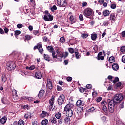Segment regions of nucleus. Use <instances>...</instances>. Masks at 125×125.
I'll return each mask as SVG.
<instances>
[{
    "label": "nucleus",
    "mask_w": 125,
    "mask_h": 125,
    "mask_svg": "<svg viewBox=\"0 0 125 125\" xmlns=\"http://www.w3.org/2000/svg\"><path fill=\"white\" fill-rule=\"evenodd\" d=\"M16 67L15 65V63L13 62H11L7 63L6 68L8 71H13Z\"/></svg>",
    "instance_id": "4"
},
{
    "label": "nucleus",
    "mask_w": 125,
    "mask_h": 125,
    "mask_svg": "<svg viewBox=\"0 0 125 125\" xmlns=\"http://www.w3.org/2000/svg\"><path fill=\"white\" fill-rule=\"evenodd\" d=\"M47 87L49 88V89H52L53 88L52 84H47Z\"/></svg>",
    "instance_id": "47"
},
{
    "label": "nucleus",
    "mask_w": 125,
    "mask_h": 125,
    "mask_svg": "<svg viewBox=\"0 0 125 125\" xmlns=\"http://www.w3.org/2000/svg\"><path fill=\"white\" fill-rule=\"evenodd\" d=\"M66 80H67V82H71V81H72V80H73V78H72L71 77H68L66 78Z\"/></svg>",
    "instance_id": "56"
},
{
    "label": "nucleus",
    "mask_w": 125,
    "mask_h": 125,
    "mask_svg": "<svg viewBox=\"0 0 125 125\" xmlns=\"http://www.w3.org/2000/svg\"><path fill=\"white\" fill-rule=\"evenodd\" d=\"M30 2L32 3V6H35L36 5L35 0H30Z\"/></svg>",
    "instance_id": "58"
},
{
    "label": "nucleus",
    "mask_w": 125,
    "mask_h": 125,
    "mask_svg": "<svg viewBox=\"0 0 125 125\" xmlns=\"http://www.w3.org/2000/svg\"><path fill=\"white\" fill-rule=\"evenodd\" d=\"M92 95L93 97H96L97 96V92H93Z\"/></svg>",
    "instance_id": "59"
},
{
    "label": "nucleus",
    "mask_w": 125,
    "mask_h": 125,
    "mask_svg": "<svg viewBox=\"0 0 125 125\" xmlns=\"http://www.w3.org/2000/svg\"><path fill=\"white\" fill-rule=\"evenodd\" d=\"M116 7H117L116 4H111V8H112V9H115Z\"/></svg>",
    "instance_id": "48"
},
{
    "label": "nucleus",
    "mask_w": 125,
    "mask_h": 125,
    "mask_svg": "<svg viewBox=\"0 0 125 125\" xmlns=\"http://www.w3.org/2000/svg\"><path fill=\"white\" fill-rule=\"evenodd\" d=\"M65 42H66V40L64 37H61L60 39V42L61 43H65Z\"/></svg>",
    "instance_id": "34"
},
{
    "label": "nucleus",
    "mask_w": 125,
    "mask_h": 125,
    "mask_svg": "<svg viewBox=\"0 0 125 125\" xmlns=\"http://www.w3.org/2000/svg\"><path fill=\"white\" fill-rule=\"evenodd\" d=\"M98 60H104V56H102V52H100L97 56Z\"/></svg>",
    "instance_id": "19"
},
{
    "label": "nucleus",
    "mask_w": 125,
    "mask_h": 125,
    "mask_svg": "<svg viewBox=\"0 0 125 125\" xmlns=\"http://www.w3.org/2000/svg\"><path fill=\"white\" fill-rule=\"evenodd\" d=\"M47 49L51 53L53 56V58L56 60V61H62V58H63V52L60 51L59 49L54 51V49L52 46H49L47 47Z\"/></svg>",
    "instance_id": "1"
},
{
    "label": "nucleus",
    "mask_w": 125,
    "mask_h": 125,
    "mask_svg": "<svg viewBox=\"0 0 125 125\" xmlns=\"http://www.w3.org/2000/svg\"><path fill=\"white\" fill-rule=\"evenodd\" d=\"M35 76L37 79H42V73L40 71H38L35 73Z\"/></svg>",
    "instance_id": "21"
},
{
    "label": "nucleus",
    "mask_w": 125,
    "mask_h": 125,
    "mask_svg": "<svg viewBox=\"0 0 125 125\" xmlns=\"http://www.w3.org/2000/svg\"><path fill=\"white\" fill-rule=\"evenodd\" d=\"M108 102V110L110 113H114L115 110V105H117V104H115L113 101L110 99L107 100Z\"/></svg>",
    "instance_id": "3"
},
{
    "label": "nucleus",
    "mask_w": 125,
    "mask_h": 125,
    "mask_svg": "<svg viewBox=\"0 0 125 125\" xmlns=\"http://www.w3.org/2000/svg\"><path fill=\"white\" fill-rule=\"evenodd\" d=\"M85 6H87V2H82V7H85Z\"/></svg>",
    "instance_id": "44"
},
{
    "label": "nucleus",
    "mask_w": 125,
    "mask_h": 125,
    "mask_svg": "<svg viewBox=\"0 0 125 125\" xmlns=\"http://www.w3.org/2000/svg\"><path fill=\"white\" fill-rule=\"evenodd\" d=\"M107 104H108L107 103V102L105 100H103L101 102L102 107H105Z\"/></svg>",
    "instance_id": "27"
},
{
    "label": "nucleus",
    "mask_w": 125,
    "mask_h": 125,
    "mask_svg": "<svg viewBox=\"0 0 125 125\" xmlns=\"http://www.w3.org/2000/svg\"><path fill=\"white\" fill-rule=\"evenodd\" d=\"M44 58L47 61H49L50 59H49V56H48V55L44 54Z\"/></svg>",
    "instance_id": "36"
},
{
    "label": "nucleus",
    "mask_w": 125,
    "mask_h": 125,
    "mask_svg": "<svg viewBox=\"0 0 125 125\" xmlns=\"http://www.w3.org/2000/svg\"><path fill=\"white\" fill-rule=\"evenodd\" d=\"M64 101H65V96L64 95H61L57 99L59 106H61L64 103Z\"/></svg>",
    "instance_id": "7"
},
{
    "label": "nucleus",
    "mask_w": 125,
    "mask_h": 125,
    "mask_svg": "<svg viewBox=\"0 0 125 125\" xmlns=\"http://www.w3.org/2000/svg\"><path fill=\"white\" fill-rule=\"evenodd\" d=\"M34 50H36V49H38L40 53L41 54L42 53L43 51V49L42 48V45L41 44L38 43L37 46H35L33 48Z\"/></svg>",
    "instance_id": "9"
},
{
    "label": "nucleus",
    "mask_w": 125,
    "mask_h": 125,
    "mask_svg": "<svg viewBox=\"0 0 125 125\" xmlns=\"http://www.w3.org/2000/svg\"><path fill=\"white\" fill-rule=\"evenodd\" d=\"M57 4L61 7H66L68 5V3L66 0H57Z\"/></svg>",
    "instance_id": "6"
},
{
    "label": "nucleus",
    "mask_w": 125,
    "mask_h": 125,
    "mask_svg": "<svg viewBox=\"0 0 125 125\" xmlns=\"http://www.w3.org/2000/svg\"><path fill=\"white\" fill-rule=\"evenodd\" d=\"M102 109L105 114H108V112H109V111L108 110V108H107V106H103L102 107Z\"/></svg>",
    "instance_id": "29"
},
{
    "label": "nucleus",
    "mask_w": 125,
    "mask_h": 125,
    "mask_svg": "<svg viewBox=\"0 0 125 125\" xmlns=\"http://www.w3.org/2000/svg\"><path fill=\"white\" fill-rule=\"evenodd\" d=\"M102 121L104 123V122H106V117L103 116L101 117Z\"/></svg>",
    "instance_id": "53"
},
{
    "label": "nucleus",
    "mask_w": 125,
    "mask_h": 125,
    "mask_svg": "<svg viewBox=\"0 0 125 125\" xmlns=\"http://www.w3.org/2000/svg\"><path fill=\"white\" fill-rule=\"evenodd\" d=\"M17 28L18 29H21V28H23V24H18L17 25Z\"/></svg>",
    "instance_id": "49"
},
{
    "label": "nucleus",
    "mask_w": 125,
    "mask_h": 125,
    "mask_svg": "<svg viewBox=\"0 0 125 125\" xmlns=\"http://www.w3.org/2000/svg\"><path fill=\"white\" fill-rule=\"evenodd\" d=\"M57 90L58 91H61L62 90V88L60 86H57Z\"/></svg>",
    "instance_id": "57"
},
{
    "label": "nucleus",
    "mask_w": 125,
    "mask_h": 125,
    "mask_svg": "<svg viewBox=\"0 0 125 125\" xmlns=\"http://www.w3.org/2000/svg\"><path fill=\"white\" fill-rule=\"evenodd\" d=\"M50 122L52 125H56L57 124V119L54 117H52L50 118Z\"/></svg>",
    "instance_id": "15"
},
{
    "label": "nucleus",
    "mask_w": 125,
    "mask_h": 125,
    "mask_svg": "<svg viewBox=\"0 0 125 125\" xmlns=\"http://www.w3.org/2000/svg\"><path fill=\"white\" fill-rule=\"evenodd\" d=\"M122 35V37H123V38L125 37V31H124L122 32L121 33Z\"/></svg>",
    "instance_id": "64"
},
{
    "label": "nucleus",
    "mask_w": 125,
    "mask_h": 125,
    "mask_svg": "<svg viewBox=\"0 0 125 125\" xmlns=\"http://www.w3.org/2000/svg\"><path fill=\"white\" fill-rule=\"evenodd\" d=\"M65 111L66 112L67 117H71L73 116V114H74V113L73 112V110L72 109L69 110H65Z\"/></svg>",
    "instance_id": "17"
},
{
    "label": "nucleus",
    "mask_w": 125,
    "mask_h": 125,
    "mask_svg": "<svg viewBox=\"0 0 125 125\" xmlns=\"http://www.w3.org/2000/svg\"><path fill=\"white\" fill-rule=\"evenodd\" d=\"M23 12H24V13H25V14L28 13V12H29V9L24 8L23 9Z\"/></svg>",
    "instance_id": "62"
},
{
    "label": "nucleus",
    "mask_w": 125,
    "mask_h": 125,
    "mask_svg": "<svg viewBox=\"0 0 125 125\" xmlns=\"http://www.w3.org/2000/svg\"><path fill=\"white\" fill-rule=\"evenodd\" d=\"M1 101L3 104H6V102H5V98H2L1 99Z\"/></svg>",
    "instance_id": "60"
},
{
    "label": "nucleus",
    "mask_w": 125,
    "mask_h": 125,
    "mask_svg": "<svg viewBox=\"0 0 125 125\" xmlns=\"http://www.w3.org/2000/svg\"><path fill=\"white\" fill-rule=\"evenodd\" d=\"M76 104L77 107H79V106H80L81 107H83V106L85 105V102L81 100H78L77 101Z\"/></svg>",
    "instance_id": "11"
},
{
    "label": "nucleus",
    "mask_w": 125,
    "mask_h": 125,
    "mask_svg": "<svg viewBox=\"0 0 125 125\" xmlns=\"http://www.w3.org/2000/svg\"><path fill=\"white\" fill-rule=\"evenodd\" d=\"M43 19L45 21H52L53 20V16H51L50 14L47 13L44 16Z\"/></svg>",
    "instance_id": "8"
},
{
    "label": "nucleus",
    "mask_w": 125,
    "mask_h": 125,
    "mask_svg": "<svg viewBox=\"0 0 125 125\" xmlns=\"http://www.w3.org/2000/svg\"><path fill=\"white\" fill-rule=\"evenodd\" d=\"M82 38H83V39H86L88 37V34L86 33L82 34L81 35Z\"/></svg>",
    "instance_id": "38"
},
{
    "label": "nucleus",
    "mask_w": 125,
    "mask_h": 125,
    "mask_svg": "<svg viewBox=\"0 0 125 125\" xmlns=\"http://www.w3.org/2000/svg\"><path fill=\"white\" fill-rule=\"evenodd\" d=\"M12 55H14V57L15 58H17V57H18V54L17 52H13Z\"/></svg>",
    "instance_id": "51"
},
{
    "label": "nucleus",
    "mask_w": 125,
    "mask_h": 125,
    "mask_svg": "<svg viewBox=\"0 0 125 125\" xmlns=\"http://www.w3.org/2000/svg\"><path fill=\"white\" fill-rule=\"evenodd\" d=\"M120 50H121V52H125V46H122Z\"/></svg>",
    "instance_id": "55"
},
{
    "label": "nucleus",
    "mask_w": 125,
    "mask_h": 125,
    "mask_svg": "<svg viewBox=\"0 0 125 125\" xmlns=\"http://www.w3.org/2000/svg\"><path fill=\"white\" fill-rule=\"evenodd\" d=\"M103 14L104 16H109L110 15V11L108 10H105L103 12Z\"/></svg>",
    "instance_id": "24"
},
{
    "label": "nucleus",
    "mask_w": 125,
    "mask_h": 125,
    "mask_svg": "<svg viewBox=\"0 0 125 125\" xmlns=\"http://www.w3.org/2000/svg\"><path fill=\"white\" fill-rule=\"evenodd\" d=\"M44 90H41L38 95L39 98H42L44 94Z\"/></svg>",
    "instance_id": "16"
},
{
    "label": "nucleus",
    "mask_w": 125,
    "mask_h": 125,
    "mask_svg": "<svg viewBox=\"0 0 125 125\" xmlns=\"http://www.w3.org/2000/svg\"><path fill=\"white\" fill-rule=\"evenodd\" d=\"M68 51L70 52V53L73 54L74 53V49L72 48H69L68 49Z\"/></svg>",
    "instance_id": "50"
},
{
    "label": "nucleus",
    "mask_w": 125,
    "mask_h": 125,
    "mask_svg": "<svg viewBox=\"0 0 125 125\" xmlns=\"http://www.w3.org/2000/svg\"><path fill=\"white\" fill-rule=\"evenodd\" d=\"M113 24V22H112V21L110 20H106L103 22V25L104 26V27H107L108 26H111Z\"/></svg>",
    "instance_id": "12"
},
{
    "label": "nucleus",
    "mask_w": 125,
    "mask_h": 125,
    "mask_svg": "<svg viewBox=\"0 0 125 125\" xmlns=\"http://www.w3.org/2000/svg\"><path fill=\"white\" fill-rule=\"evenodd\" d=\"M109 20L111 21V23H113L116 20V14H111L109 17Z\"/></svg>",
    "instance_id": "14"
},
{
    "label": "nucleus",
    "mask_w": 125,
    "mask_h": 125,
    "mask_svg": "<svg viewBox=\"0 0 125 125\" xmlns=\"http://www.w3.org/2000/svg\"><path fill=\"white\" fill-rule=\"evenodd\" d=\"M119 79L118 77H116L115 79L113 80V83H114V84H115V83H116L117 82H119Z\"/></svg>",
    "instance_id": "45"
},
{
    "label": "nucleus",
    "mask_w": 125,
    "mask_h": 125,
    "mask_svg": "<svg viewBox=\"0 0 125 125\" xmlns=\"http://www.w3.org/2000/svg\"><path fill=\"white\" fill-rule=\"evenodd\" d=\"M25 39L26 40H27L28 41L31 40V39H32V36H31V35H25Z\"/></svg>",
    "instance_id": "41"
},
{
    "label": "nucleus",
    "mask_w": 125,
    "mask_h": 125,
    "mask_svg": "<svg viewBox=\"0 0 125 125\" xmlns=\"http://www.w3.org/2000/svg\"><path fill=\"white\" fill-rule=\"evenodd\" d=\"M121 86L122 83L121 82H118L115 85V88H116V89H118V88H120V87H121Z\"/></svg>",
    "instance_id": "33"
},
{
    "label": "nucleus",
    "mask_w": 125,
    "mask_h": 125,
    "mask_svg": "<svg viewBox=\"0 0 125 125\" xmlns=\"http://www.w3.org/2000/svg\"><path fill=\"white\" fill-rule=\"evenodd\" d=\"M109 63H114L115 62V58L113 56H111L109 59Z\"/></svg>",
    "instance_id": "32"
},
{
    "label": "nucleus",
    "mask_w": 125,
    "mask_h": 125,
    "mask_svg": "<svg viewBox=\"0 0 125 125\" xmlns=\"http://www.w3.org/2000/svg\"><path fill=\"white\" fill-rule=\"evenodd\" d=\"M75 57L77 59H79L81 58V55L79 54V52H75Z\"/></svg>",
    "instance_id": "37"
},
{
    "label": "nucleus",
    "mask_w": 125,
    "mask_h": 125,
    "mask_svg": "<svg viewBox=\"0 0 125 125\" xmlns=\"http://www.w3.org/2000/svg\"><path fill=\"white\" fill-rule=\"evenodd\" d=\"M21 31L19 30H16L15 31V36H18V35H20Z\"/></svg>",
    "instance_id": "43"
},
{
    "label": "nucleus",
    "mask_w": 125,
    "mask_h": 125,
    "mask_svg": "<svg viewBox=\"0 0 125 125\" xmlns=\"http://www.w3.org/2000/svg\"><path fill=\"white\" fill-rule=\"evenodd\" d=\"M31 113L28 112L26 114L24 115V118L25 119H29V118H31Z\"/></svg>",
    "instance_id": "35"
},
{
    "label": "nucleus",
    "mask_w": 125,
    "mask_h": 125,
    "mask_svg": "<svg viewBox=\"0 0 125 125\" xmlns=\"http://www.w3.org/2000/svg\"><path fill=\"white\" fill-rule=\"evenodd\" d=\"M48 113L44 111H42V113L40 114V117L42 118H45L46 116H48Z\"/></svg>",
    "instance_id": "20"
},
{
    "label": "nucleus",
    "mask_w": 125,
    "mask_h": 125,
    "mask_svg": "<svg viewBox=\"0 0 125 125\" xmlns=\"http://www.w3.org/2000/svg\"><path fill=\"white\" fill-rule=\"evenodd\" d=\"M124 99V97H123V94L121 93H118L114 95V97H113V99L111 100V101H113L115 104H117L120 102V101H122Z\"/></svg>",
    "instance_id": "2"
},
{
    "label": "nucleus",
    "mask_w": 125,
    "mask_h": 125,
    "mask_svg": "<svg viewBox=\"0 0 125 125\" xmlns=\"http://www.w3.org/2000/svg\"><path fill=\"white\" fill-rule=\"evenodd\" d=\"M69 19L71 22H72V24H73V23H76V21H77V18H76V17L74 15H71Z\"/></svg>",
    "instance_id": "18"
},
{
    "label": "nucleus",
    "mask_w": 125,
    "mask_h": 125,
    "mask_svg": "<svg viewBox=\"0 0 125 125\" xmlns=\"http://www.w3.org/2000/svg\"><path fill=\"white\" fill-rule=\"evenodd\" d=\"M79 19L80 21H83V15L82 14H81L79 15Z\"/></svg>",
    "instance_id": "42"
},
{
    "label": "nucleus",
    "mask_w": 125,
    "mask_h": 125,
    "mask_svg": "<svg viewBox=\"0 0 125 125\" xmlns=\"http://www.w3.org/2000/svg\"><path fill=\"white\" fill-rule=\"evenodd\" d=\"M120 109L124 108V102H122L119 106Z\"/></svg>",
    "instance_id": "52"
},
{
    "label": "nucleus",
    "mask_w": 125,
    "mask_h": 125,
    "mask_svg": "<svg viewBox=\"0 0 125 125\" xmlns=\"http://www.w3.org/2000/svg\"><path fill=\"white\" fill-rule=\"evenodd\" d=\"M18 125H25V122L22 119L19 120L18 122Z\"/></svg>",
    "instance_id": "30"
},
{
    "label": "nucleus",
    "mask_w": 125,
    "mask_h": 125,
    "mask_svg": "<svg viewBox=\"0 0 125 125\" xmlns=\"http://www.w3.org/2000/svg\"><path fill=\"white\" fill-rule=\"evenodd\" d=\"M6 80H7L6 75H5V74H3L2 75V82L3 83H5V82H6Z\"/></svg>",
    "instance_id": "25"
},
{
    "label": "nucleus",
    "mask_w": 125,
    "mask_h": 125,
    "mask_svg": "<svg viewBox=\"0 0 125 125\" xmlns=\"http://www.w3.org/2000/svg\"><path fill=\"white\" fill-rule=\"evenodd\" d=\"M93 14V10L90 8H87L84 10L83 14L86 17H88V16H92Z\"/></svg>",
    "instance_id": "5"
},
{
    "label": "nucleus",
    "mask_w": 125,
    "mask_h": 125,
    "mask_svg": "<svg viewBox=\"0 0 125 125\" xmlns=\"http://www.w3.org/2000/svg\"><path fill=\"white\" fill-rule=\"evenodd\" d=\"M36 68L35 65H32L30 67L29 66H26V70H30V71H33V70H34V69Z\"/></svg>",
    "instance_id": "28"
},
{
    "label": "nucleus",
    "mask_w": 125,
    "mask_h": 125,
    "mask_svg": "<svg viewBox=\"0 0 125 125\" xmlns=\"http://www.w3.org/2000/svg\"><path fill=\"white\" fill-rule=\"evenodd\" d=\"M47 124H48V120L47 119L43 120L41 122L42 125H47Z\"/></svg>",
    "instance_id": "26"
},
{
    "label": "nucleus",
    "mask_w": 125,
    "mask_h": 125,
    "mask_svg": "<svg viewBox=\"0 0 125 125\" xmlns=\"http://www.w3.org/2000/svg\"><path fill=\"white\" fill-rule=\"evenodd\" d=\"M95 110V109H94V107H92V108L88 110V112L89 113L90 112H93V111H94Z\"/></svg>",
    "instance_id": "61"
},
{
    "label": "nucleus",
    "mask_w": 125,
    "mask_h": 125,
    "mask_svg": "<svg viewBox=\"0 0 125 125\" xmlns=\"http://www.w3.org/2000/svg\"><path fill=\"white\" fill-rule=\"evenodd\" d=\"M7 120V118L6 117L4 116L2 118L0 119V123L1 124H5L6 123V121Z\"/></svg>",
    "instance_id": "23"
},
{
    "label": "nucleus",
    "mask_w": 125,
    "mask_h": 125,
    "mask_svg": "<svg viewBox=\"0 0 125 125\" xmlns=\"http://www.w3.org/2000/svg\"><path fill=\"white\" fill-rule=\"evenodd\" d=\"M49 103L50 104V105L49 106V109L50 111H51V110H53V105L54 104V98L53 96L52 97V98L50 99L49 101Z\"/></svg>",
    "instance_id": "10"
},
{
    "label": "nucleus",
    "mask_w": 125,
    "mask_h": 125,
    "mask_svg": "<svg viewBox=\"0 0 125 125\" xmlns=\"http://www.w3.org/2000/svg\"><path fill=\"white\" fill-rule=\"evenodd\" d=\"M91 38L93 41L95 40L96 39H97V34H92Z\"/></svg>",
    "instance_id": "31"
},
{
    "label": "nucleus",
    "mask_w": 125,
    "mask_h": 125,
    "mask_svg": "<svg viewBox=\"0 0 125 125\" xmlns=\"http://www.w3.org/2000/svg\"><path fill=\"white\" fill-rule=\"evenodd\" d=\"M86 87L88 89H90V88H91V87H92V85L91 84H87V85H86Z\"/></svg>",
    "instance_id": "54"
},
{
    "label": "nucleus",
    "mask_w": 125,
    "mask_h": 125,
    "mask_svg": "<svg viewBox=\"0 0 125 125\" xmlns=\"http://www.w3.org/2000/svg\"><path fill=\"white\" fill-rule=\"evenodd\" d=\"M55 117L56 119H60L61 118V113L58 112L55 114Z\"/></svg>",
    "instance_id": "40"
},
{
    "label": "nucleus",
    "mask_w": 125,
    "mask_h": 125,
    "mask_svg": "<svg viewBox=\"0 0 125 125\" xmlns=\"http://www.w3.org/2000/svg\"><path fill=\"white\" fill-rule=\"evenodd\" d=\"M74 108V105L72 104H67L64 107V111L72 110Z\"/></svg>",
    "instance_id": "13"
},
{
    "label": "nucleus",
    "mask_w": 125,
    "mask_h": 125,
    "mask_svg": "<svg viewBox=\"0 0 125 125\" xmlns=\"http://www.w3.org/2000/svg\"><path fill=\"white\" fill-rule=\"evenodd\" d=\"M57 9V7L55 5L53 6V7L51 8V11H54Z\"/></svg>",
    "instance_id": "46"
},
{
    "label": "nucleus",
    "mask_w": 125,
    "mask_h": 125,
    "mask_svg": "<svg viewBox=\"0 0 125 125\" xmlns=\"http://www.w3.org/2000/svg\"><path fill=\"white\" fill-rule=\"evenodd\" d=\"M70 117L67 116L65 119H64V122L65 123H70Z\"/></svg>",
    "instance_id": "39"
},
{
    "label": "nucleus",
    "mask_w": 125,
    "mask_h": 125,
    "mask_svg": "<svg viewBox=\"0 0 125 125\" xmlns=\"http://www.w3.org/2000/svg\"><path fill=\"white\" fill-rule=\"evenodd\" d=\"M112 69L114 71H118V70H119V65L117 63H113L112 65Z\"/></svg>",
    "instance_id": "22"
},
{
    "label": "nucleus",
    "mask_w": 125,
    "mask_h": 125,
    "mask_svg": "<svg viewBox=\"0 0 125 125\" xmlns=\"http://www.w3.org/2000/svg\"><path fill=\"white\" fill-rule=\"evenodd\" d=\"M122 61L123 63H125V56H122Z\"/></svg>",
    "instance_id": "63"
}]
</instances>
